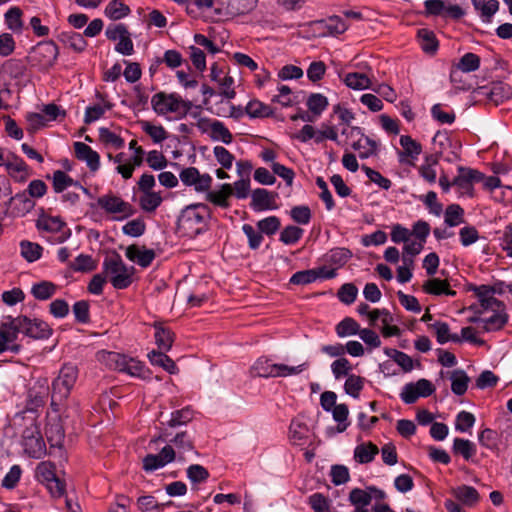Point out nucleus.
Instances as JSON below:
<instances>
[{"instance_id":"42","label":"nucleus","mask_w":512,"mask_h":512,"mask_svg":"<svg viewBox=\"0 0 512 512\" xmlns=\"http://www.w3.org/2000/svg\"><path fill=\"white\" fill-rule=\"evenodd\" d=\"M360 330L358 322L351 317H345L335 327L336 334L340 338L357 335Z\"/></svg>"},{"instance_id":"50","label":"nucleus","mask_w":512,"mask_h":512,"mask_svg":"<svg viewBox=\"0 0 512 512\" xmlns=\"http://www.w3.org/2000/svg\"><path fill=\"white\" fill-rule=\"evenodd\" d=\"M418 40L421 48L426 53H434L438 48V42L434 33L428 29L418 31Z\"/></svg>"},{"instance_id":"61","label":"nucleus","mask_w":512,"mask_h":512,"mask_svg":"<svg viewBox=\"0 0 512 512\" xmlns=\"http://www.w3.org/2000/svg\"><path fill=\"white\" fill-rule=\"evenodd\" d=\"M213 155L221 167L224 169L232 168L235 157L225 147L215 146L213 148Z\"/></svg>"},{"instance_id":"6","label":"nucleus","mask_w":512,"mask_h":512,"mask_svg":"<svg viewBox=\"0 0 512 512\" xmlns=\"http://www.w3.org/2000/svg\"><path fill=\"white\" fill-rule=\"evenodd\" d=\"M78 372L77 366L71 363H65L61 367L58 376L52 382V404L68 398L78 379Z\"/></svg>"},{"instance_id":"23","label":"nucleus","mask_w":512,"mask_h":512,"mask_svg":"<svg viewBox=\"0 0 512 512\" xmlns=\"http://www.w3.org/2000/svg\"><path fill=\"white\" fill-rule=\"evenodd\" d=\"M276 197L266 189H255L251 194V207L254 211L274 210L277 208Z\"/></svg>"},{"instance_id":"31","label":"nucleus","mask_w":512,"mask_h":512,"mask_svg":"<svg viewBox=\"0 0 512 512\" xmlns=\"http://www.w3.org/2000/svg\"><path fill=\"white\" fill-rule=\"evenodd\" d=\"M423 290L432 295H447L455 296L456 292L450 289L449 283L446 280L439 278H432L423 284Z\"/></svg>"},{"instance_id":"20","label":"nucleus","mask_w":512,"mask_h":512,"mask_svg":"<svg viewBox=\"0 0 512 512\" xmlns=\"http://www.w3.org/2000/svg\"><path fill=\"white\" fill-rule=\"evenodd\" d=\"M17 337L12 317L8 316L0 326V354L5 351L18 352L20 346L15 343Z\"/></svg>"},{"instance_id":"7","label":"nucleus","mask_w":512,"mask_h":512,"mask_svg":"<svg viewBox=\"0 0 512 512\" xmlns=\"http://www.w3.org/2000/svg\"><path fill=\"white\" fill-rule=\"evenodd\" d=\"M259 0H216V17L218 20H233L243 17L255 10Z\"/></svg>"},{"instance_id":"56","label":"nucleus","mask_w":512,"mask_h":512,"mask_svg":"<svg viewBox=\"0 0 512 512\" xmlns=\"http://www.w3.org/2000/svg\"><path fill=\"white\" fill-rule=\"evenodd\" d=\"M327 106V97L320 93L311 94L307 99L308 109L316 116L321 115V113L327 108Z\"/></svg>"},{"instance_id":"24","label":"nucleus","mask_w":512,"mask_h":512,"mask_svg":"<svg viewBox=\"0 0 512 512\" xmlns=\"http://www.w3.org/2000/svg\"><path fill=\"white\" fill-rule=\"evenodd\" d=\"M74 151L77 159L85 162L91 172L95 173L99 170L100 155L97 151L82 142L74 143Z\"/></svg>"},{"instance_id":"3","label":"nucleus","mask_w":512,"mask_h":512,"mask_svg":"<svg viewBox=\"0 0 512 512\" xmlns=\"http://www.w3.org/2000/svg\"><path fill=\"white\" fill-rule=\"evenodd\" d=\"M151 106L153 111L159 116L168 117L172 115L174 119L181 120L193 108V103L183 99L177 93L158 92L152 96Z\"/></svg>"},{"instance_id":"49","label":"nucleus","mask_w":512,"mask_h":512,"mask_svg":"<svg viewBox=\"0 0 512 512\" xmlns=\"http://www.w3.org/2000/svg\"><path fill=\"white\" fill-rule=\"evenodd\" d=\"M469 377L463 370H455L451 374V390L456 395H463L467 391Z\"/></svg>"},{"instance_id":"47","label":"nucleus","mask_w":512,"mask_h":512,"mask_svg":"<svg viewBox=\"0 0 512 512\" xmlns=\"http://www.w3.org/2000/svg\"><path fill=\"white\" fill-rule=\"evenodd\" d=\"M444 221L449 227H455L464 222V209L458 204L448 205L445 214Z\"/></svg>"},{"instance_id":"17","label":"nucleus","mask_w":512,"mask_h":512,"mask_svg":"<svg viewBox=\"0 0 512 512\" xmlns=\"http://www.w3.org/2000/svg\"><path fill=\"white\" fill-rule=\"evenodd\" d=\"M435 391L433 384L427 379H420L417 382L406 384L400 397L406 404H412L417 401L419 397H428Z\"/></svg>"},{"instance_id":"2","label":"nucleus","mask_w":512,"mask_h":512,"mask_svg":"<svg viewBox=\"0 0 512 512\" xmlns=\"http://www.w3.org/2000/svg\"><path fill=\"white\" fill-rule=\"evenodd\" d=\"M209 210L204 204L189 205L181 211L177 229L183 237L195 238L207 229Z\"/></svg>"},{"instance_id":"4","label":"nucleus","mask_w":512,"mask_h":512,"mask_svg":"<svg viewBox=\"0 0 512 512\" xmlns=\"http://www.w3.org/2000/svg\"><path fill=\"white\" fill-rule=\"evenodd\" d=\"M133 267H127L118 254L106 257L103 274L116 289H125L132 283Z\"/></svg>"},{"instance_id":"15","label":"nucleus","mask_w":512,"mask_h":512,"mask_svg":"<svg viewBox=\"0 0 512 512\" xmlns=\"http://www.w3.org/2000/svg\"><path fill=\"white\" fill-rule=\"evenodd\" d=\"M22 445L25 453L32 458L40 459L46 453L45 442L36 425L27 427L23 432Z\"/></svg>"},{"instance_id":"5","label":"nucleus","mask_w":512,"mask_h":512,"mask_svg":"<svg viewBox=\"0 0 512 512\" xmlns=\"http://www.w3.org/2000/svg\"><path fill=\"white\" fill-rule=\"evenodd\" d=\"M97 359L110 369L125 372L133 377L144 376V365L137 359L110 351L98 352Z\"/></svg>"},{"instance_id":"33","label":"nucleus","mask_w":512,"mask_h":512,"mask_svg":"<svg viewBox=\"0 0 512 512\" xmlns=\"http://www.w3.org/2000/svg\"><path fill=\"white\" fill-rule=\"evenodd\" d=\"M99 140L104 146L113 149H121L125 145L124 139L117 131L106 127L99 128Z\"/></svg>"},{"instance_id":"18","label":"nucleus","mask_w":512,"mask_h":512,"mask_svg":"<svg viewBox=\"0 0 512 512\" xmlns=\"http://www.w3.org/2000/svg\"><path fill=\"white\" fill-rule=\"evenodd\" d=\"M349 134L351 138L354 139L351 143V147L359 153L360 158H368L376 154L378 143L368 136H365L361 128L352 126L349 130Z\"/></svg>"},{"instance_id":"12","label":"nucleus","mask_w":512,"mask_h":512,"mask_svg":"<svg viewBox=\"0 0 512 512\" xmlns=\"http://www.w3.org/2000/svg\"><path fill=\"white\" fill-rule=\"evenodd\" d=\"M195 126L202 134H207L212 141H220L224 144H230L233 141L232 133L221 121L199 118Z\"/></svg>"},{"instance_id":"57","label":"nucleus","mask_w":512,"mask_h":512,"mask_svg":"<svg viewBox=\"0 0 512 512\" xmlns=\"http://www.w3.org/2000/svg\"><path fill=\"white\" fill-rule=\"evenodd\" d=\"M320 23L324 25L329 35H339L348 29V24H346L341 17L336 15L331 16L327 20L321 21Z\"/></svg>"},{"instance_id":"32","label":"nucleus","mask_w":512,"mask_h":512,"mask_svg":"<svg viewBox=\"0 0 512 512\" xmlns=\"http://www.w3.org/2000/svg\"><path fill=\"white\" fill-rule=\"evenodd\" d=\"M130 13L131 10L129 6L126 5L122 0H112L104 9V15L113 21L123 19Z\"/></svg>"},{"instance_id":"62","label":"nucleus","mask_w":512,"mask_h":512,"mask_svg":"<svg viewBox=\"0 0 512 512\" xmlns=\"http://www.w3.org/2000/svg\"><path fill=\"white\" fill-rule=\"evenodd\" d=\"M350 257L351 252L348 249L335 248L326 254V261L340 267L344 265L350 259Z\"/></svg>"},{"instance_id":"28","label":"nucleus","mask_w":512,"mask_h":512,"mask_svg":"<svg viewBox=\"0 0 512 512\" xmlns=\"http://www.w3.org/2000/svg\"><path fill=\"white\" fill-rule=\"evenodd\" d=\"M451 494L462 504L472 507L476 505L480 499V495L478 491L468 485H461L455 488H452Z\"/></svg>"},{"instance_id":"44","label":"nucleus","mask_w":512,"mask_h":512,"mask_svg":"<svg viewBox=\"0 0 512 512\" xmlns=\"http://www.w3.org/2000/svg\"><path fill=\"white\" fill-rule=\"evenodd\" d=\"M400 145L403 148V152L400 153V157L405 156L416 159L422 152L421 144L408 135H402L400 137ZM401 161H403V158H401Z\"/></svg>"},{"instance_id":"29","label":"nucleus","mask_w":512,"mask_h":512,"mask_svg":"<svg viewBox=\"0 0 512 512\" xmlns=\"http://www.w3.org/2000/svg\"><path fill=\"white\" fill-rule=\"evenodd\" d=\"M428 328L432 330L436 336L438 343L445 344L449 341L459 343L461 338L457 334L450 332V327L446 322L435 321L429 324Z\"/></svg>"},{"instance_id":"55","label":"nucleus","mask_w":512,"mask_h":512,"mask_svg":"<svg viewBox=\"0 0 512 512\" xmlns=\"http://www.w3.org/2000/svg\"><path fill=\"white\" fill-rule=\"evenodd\" d=\"M21 255L28 261L34 262L41 257L42 247L30 241H22L20 243Z\"/></svg>"},{"instance_id":"14","label":"nucleus","mask_w":512,"mask_h":512,"mask_svg":"<svg viewBox=\"0 0 512 512\" xmlns=\"http://www.w3.org/2000/svg\"><path fill=\"white\" fill-rule=\"evenodd\" d=\"M483 178V173L472 168L458 167V174L453 179V185L457 187L460 195L474 197V187L475 183H480Z\"/></svg>"},{"instance_id":"54","label":"nucleus","mask_w":512,"mask_h":512,"mask_svg":"<svg viewBox=\"0 0 512 512\" xmlns=\"http://www.w3.org/2000/svg\"><path fill=\"white\" fill-rule=\"evenodd\" d=\"M453 450L455 453L462 455L469 460L476 453V447L470 440L455 438L453 442Z\"/></svg>"},{"instance_id":"64","label":"nucleus","mask_w":512,"mask_h":512,"mask_svg":"<svg viewBox=\"0 0 512 512\" xmlns=\"http://www.w3.org/2000/svg\"><path fill=\"white\" fill-rule=\"evenodd\" d=\"M314 512H330V501L321 493H314L308 498Z\"/></svg>"},{"instance_id":"10","label":"nucleus","mask_w":512,"mask_h":512,"mask_svg":"<svg viewBox=\"0 0 512 512\" xmlns=\"http://www.w3.org/2000/svg\"><path fill=\"white\" fill-rule=\"evenodd\" d=\"M35 477L45 484L52 496L61 497L65 493V484L56 476L55 465L52 462H40L36 467Z\"/></svg>"},{"instance_id":"8","label":"nucleus","mask_w":512,"mask_h":512,"mask_svg":"<svg viewBox=\"0 0 512 512\" xmlns=\"http://www.w3.org/2000/svg\"><path fill=\"white\" fill-rule=\"evenodd\" d=\"M12 321L17 334L37 340L48 339L52 335V328L41 319L18 316L12 317Z\"/></svg>"},{"instance_id":"46","label":"nucleus","mask_w":512,"mask_h":512,"mask_svg":"<svg viewBox=\"0 0 512 512\" xmlns=\"http://www.w3.org/2000/svg\"><path fill=\"white\" fill-rule=\"evenodd\" d=\"M274 369V363L271 359L266 357L258 358L253 366L251 367V372L256 377L262 378H272Z\"/></svg>"},{"instance_id":"60","label":"nucleus","mask_w":512,"mask_h":512,"mask_svg":"<svg viewBox=\"0 0 512 512\" xmlns=\"http://www.w3.org/2000/svg\"><path fill=\"white\" fill-rule=\"evenodd\" d=\"M138 509L141 512H162L164 504L159 503L151 495L141 496L137 500Z\"/></svg>"},{"instance_id":"43","label":"nucleus","mask_w":512,"mask_h":512,"mask_svg":"<svg viewBox=\"0 0 512 512\" xmlns=\"http://www.w3.org/2000/svg\"><path fill=\"white\" fill-rule=\"evenodd\" d=\"M366 383V379L362 376L351 374L346 378L344 383V391L349 396L358 399L360 393L363 390Z\"/></svg>"},{"instance_id":"52","label":"nucleus","mask_w":512,"mask_h":512,"mask_svg":"<svg viewBox=\"0 0 512 512\" xmlns=\"http://www.w3.org/2000/svg\"><path fill=\"white\" fill-rule=\"evenodd\" d=\"M5 23L13 32H21L23 28L22 11L18 7H12L5 13Z\"/></svg>"},{"instance_id":"26","label":"nucleus","mask_w":512,"mask_h":512,"mask_svg":"<svg viewBox=\"0 0 512 512\" xmlns=\"http://www.w3.org/2000/svg\"><path fill=\"white\" fill-rule=\"evenodd\" d=\"M341 79L347 87L353 90L369 89L372 84L370 75L364 72H349L341 76Z\"/></svg>"},{"instance_id":"35","label":"nucleus","mask_w":512,"mask_h":512,"mask_svg":"<svg viewBox=\"0 0 512 512\" xmlns=\"http://www.w3.org/2000/svg\"><path fill=\"white\" fill-rule=\"evenodd\" d=\"M471 2L485 22H490L492 16L499 9V2L497 0H471Z\"/></svg>"},{"instance_id":"21","label":"nucleus","mask_w":512,"mask_h":512,"mask_svg":"<svg viewBox=\"0 0 512 512\" xmlns=\"http://www.w3.org/2000/svg\"><path fill=\"white\" fill-rule=\"evenodd\" d=\"M125 256L130 261L135 262L143 268H146L151 265L156 257V253L153 249L133 244L126 248Z\"/></svg>"},{"instance_id":"41","label":"nucleus","mask_w":512,"mask_h":512,"mask_svg":"<svg viewBox=\"0 0 512 512\" xmlns=\"http://www.w3.org/2000/svg\"><path fill=\"white\" fill-rule=\"evenodd\" d=\"M148 358L152 365L159 366L170 374L177 372V366L174 361L161 351H151L148 354Z\"/></svg>"},{"instance_id":"51","label":"nucleus","mask_w":512,"mask_h":512,"mask_svg":"<svg viewBox=\"0 0 512 512\" xmlns=\"http://www.w3.org/2000/svg\"><path fill=\"white\" fill-rule=\"evenodd\" d=\"M31 293L38 300H47L56 293V286L52 282L42 281L32 286Z\"/></svg>"},{"instance_id":"25","label":"nucleus","mask_w":512,"mask_h":512,"mask_svg":"<svg viewBox=\"0 0 512 512\" xmlns=\"http://www.w3.org/2000/svg\"><path fill=\"white\" fill-rule=\"evenodd\" d=\"M469 291H472L476 297L479 299L481 307L483 310H488L489 308H500L501 302L498 301L494 295V288L488 285H470L468 288Z\"/></svg>"},{"instance_id":"30","label":"nucleus","mask_w":512,"mask_h":512,"mask_svg":"<svg viewBox=\"0 0 512 512\" xmlns=\"http://www.w3.org/2000/svg\"><path fill=\"white\" fill-rule=\"evenodd\" d=\"M108 159L110 161H113L116 166V171L119 173L123 179L127 180L130 179L133 175V172L137 166L133 165V159L129 158L126 159L125 153H118L115 156L112 154L107 155Z\"/></svg>"},{"instance_id":"37","label":"nucleus","mask_w":512,"mask_h":512,"mask_svg":"<svg viewBox=\"0 0 512 512\" xmlns=\"http://www.w3.org/2000/svg\"><path fill=\"white\" fill-rule=\"evenodd\" d=\"M309 367L308 362H303L296 366H290L287 364L282 363H274V369L272 378H278V377H289V376H295L299 375L305 370H307Z\"/></svg>"},{"instance_id":"16","label":"nucleus","mask_w":512,"mask_h":512,"mask_svg":"<svg viewBox=\"0 0 512 512\" xmlns=\"http://www.w3.org/2000/svg\"><path fill=\"white\" fill-rule=\"evenodd\" d=\"M65 226V222L59 216L41 215L36 222L38 230L56 234L55 243H62L70 237V230H64Z\"/></svg>"},{"instance_id":"36","label":"nucleus","mask_w":512,"mask_h":512,"mask_svg":"<svg viewBox=\"0 0 512 512\" xmlns=\"http://www.w3.org/2000/svg\"><path fill=\"white\" fill-rule=\"evenodd\" d=\"M233 194L230 184H223L217 191H210L206 195V199L214 205L226 208L229 206L228 199Z\"/></svg>"},{"instance_id":"9","label":"nucleus","mask_w":512,"mask_h":512,"mask_svg":"<svg viewBox=\"0 0 512 512\" xmlns=\"http://www.w3.org/2000/svg\"><path fill=\"white\" fill-rule=\"evenodd\" d=\"M97 206L107 214L114 215V220H123L134 214L132 205L112 192L100 196L97 199Z\"/></svg>"},{"instance_id":"59","label":"nucleus","mask_w":512,"mask_h":512,"mask_svg":"<svg viewBox=\"0 0 512 512\" xmlns=\"http://www.w3.org/2000/svg\"><path fill=\"white\" fill-rule=\"evenodd\" d=\"M304 230L294 225L286 226L280 233V241L286 245L295 244L303 236Z\"/></svg>"},{"instance_id":"48","label":"nucleus","mask_w":512,"mask_h":512,"mask_svg":"<svg viewBox=\"0 0 512 512\" xmlns=\"http://www.w3.org/2000/svg\"><path fill=\"white\" fill-rule=\"evenodd\" d=\"M330 367L331 372L336 380H340L343 377H349L353 370L351 362L345 357L337 358L331 363Z\"/></svg>"},{"instance_id":"1","label":"nucleus","mask_w":512,"mask_h":512,"mask_svg":"<svg viewBox=\"0 0 512 512\" xmlns=\"http://www.w3.org/2000/svg\"><path fill=\"white\" fill-rule=\"evenodd\" d=\"M171 444L164 446L158 454H149L143 459V468L146 471H154L179 459L187 452L194 450L193 441L186 432H180L170 440Z\"/></svg>"},{"instance_id":"27","label":"nucleus","mask_w":512,"mask_h":512,"mask_svg":"<svg viewBox=\"0 0 512 512\" xmlns=\"http://www.w3.org/2000/svg\"><path fill=\"white\" fill-rule=\"evenodd\" d=\"M58 39L64 46L78 53L83 52L88 45L84 35L74 31H63L59 34Z\"/></svg>"},{"instance_id":"39","label":"nucleus","mask_w":512,"mask_h":512,"mask_svg":"<svg viewBox=\"0 0 512 512\" xmlns=\"http://www.w3.org/2000/svg\"><path fill=\"white\" fill-rule=\"evenodd\" d=\"M378 452V447L375 444L371 442L363 443L356 446L354 450V458L357 462L365 464L371 462Z\"/></svg>"},{"instance_id":"22","label":"nucleus","mask_w":512,"mask_h":512,"mask_svg":"<svg viewBox=\"0 0 512 512\" xmlns=\"http://www.w3.org/2000/svg\"><path fill=\"white\" fill-rule=\"evenodd\" d=\"M478 94L485 96L489 101L498 105L509 99L512 95L511 89L502 82L492 83L490 86L481 87Z\"/></svg>"},{"instance_id":"19","label":"nucleus","mask_w":512,"mask_h":512,"mask_svg":"<svg viewBox=\"0 0 512 512\" xmlns=\"http://www.w3.org/2000/svg\"><path fill=\"white\" fill-rule=\"evenodd\" d=\"M492 314L483 317H473L470 319L471 322L477 325V329L483 332L497 331L501 329L507 322L506 315L500 310V308L494 307Z\"/></svg>"},{"instance_id":"40","label":"nucleus","mask_w":512,"mask_h":512,"mask_svg":"<svg viewBox=\"0 0 512 512\" xmlns=\"http://www.w3.org/2000/svg\"><path fill=\"white\" fill-rule=\"evenodd\" d=\"M155 342L160 350L168 351L174 342V334L161 324H155Z\"/></svg>"},{"instance_id":"34","label":"nucleus","mask_w":512,"mask_h":512,"mask_svg":"<svg viewBox=\"0 0 512 512\" xmlns=\"http://www.w3.org/2000/svg\"><path fill=\"white\" fill-rule=\"evenodd\" d=\"M139 125L142 131L145 132L154 143H162L169 137L168 132L162 125H156L147 120L139 121Z\"/></svg>"},{"instance_id":"63","label":"nucleus","mask_w":512,"mask_h":512,"mask_svg":"<svg viewBox=\"0 0 512 512\" xmlns=\"http://www.w3.org/2000/svg\"><path fill=\"white\" fill-rule=\"evenodd\" d=\"M480 66V58L474 53H466L460 59L457 67L459 70L469 73L476 71Z\"/></svg>"},{"instance_id":"11","label":"nucleus","mask_w":512,"mask_h":512,"mask_svg":"<svg viewBox=\"0 0 512 512\" xmlns=\"http://www.w3.org/2000/svg\"><path fill=\"white\" fill-rule=\"evenodd\" d=\"M58 55V46L53 41H43L34 47L30 61L40 70H47L55 64Z\"/></svg>"},{"instance_id":"13","label":"nucleus","mask_w":512,"mask_h":512,"mask_svg":"<svg viewBox=\"0 0 512 512\" xmlns=\"http://www.w3.org/2000/svg\"><path fill=\"white\" fill-rule=\"evenodd\" d=\"M105 35L109 40L118 41L115 51L122 55H132L134 53V44L131 40L127 27L122 24H114L107 27Z\"/></svg>"},{"instance_id":"45","label":"nucleus","mask_w":512,"mask_h":512,"mask_svg":"<svg viewBox=\"0 0 512 512\" xmlns=\"http://www.w3.org/2000/svg\"><path fill=\"white\" fill-rule=\"evenodd\" d=\"M162 201L159 192L143 193L139 198V206L143 211L152 213L161 205Z\"/></svg>"},{"instance_id":"38","label":"nucleus","mask_w":512,"mask_h":512,"mask_svg":"<svg viewBox=\"0 0 512 512\" xmlns=\"http://www.w3.org/2000/svg\"><path fill=\"white\" fill-rule=\"evenodd\" d=\"M309 429L299 420H293L289 428V438L294 445H304L308 437Z\"/></svg>"},{"instance_id":"53","label":"nucleus","mask_w":512,"mask_h":512,"mask_svg":"<svg viewBox=\"0 0 512 512\" xmlns=\"http://www.w3.org/2000/svg\"><path fill=\"white\" fill-rule=\"evenodd\" d=\"M333 419L338 423L337 430L338 432H344L349 423L347 422L349 409L348 406L344 403L337 404L332 410Z\"/></svg>"},{"instance_id":"58","label":"nucleus","mask_w":512,"mask_h":512,"mask_svg":"<svg viewBox=\"0 0 512 512\" xmlns=\"http://www.w3.org/2000/svg\"><path fill=\"white\" fill-rule=\"evenodd\" d=\"M109 109H111V105L104 101L102 103H97L93 106L87 107L84 116L85 123L89 124L98 120Z\"/></svg>"}]
</instances>
